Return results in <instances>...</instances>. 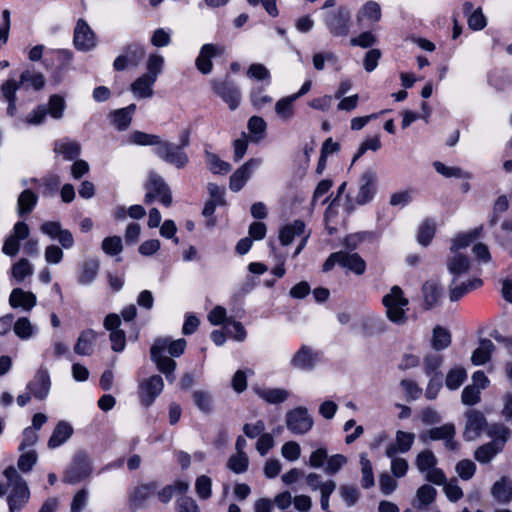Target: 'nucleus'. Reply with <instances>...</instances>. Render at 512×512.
Instances as JSON below:
<instances>
[{
  "instance_id": "f257e3e1",
  "label": "nucleus",
  "mask_w": 512,
  "mask_h": 512,
  "mask_svg": "<svg viewBox=\"0 0 512 512\" xmlns=\"http://www.w3.org/2000/svg\"><path fill=\"white\" fill-rule=\"evenodd\" d=\"M386 318L395 325L403 326L408 322L409 300L398 285L390 288L382 298Z\"/></svg>"
},
{
  "instance_id": "f03ea898",
  "label": "nucleus",
  "mask_w": 512,
  "mask_h": 512,
  "mask_svg": "<svg viewBox=\"0 0 512 512\" xmlns=\"http://www.w3.org/2000/svg\"><path fill=\"white\" fill-rule=\"evenodd\" d=\"M10 493L7 497L10 512H19L30 498L27 482L22 478L15 467L9 466L3 471Z\"/></svg>"
},
{
  "instance_id": "7ed1b4c3",
  "label": "nucleus",
  "mask_w": 512,
  "mask_h": 512,
  "mask_svg": "<svg viewBox=\"0 0 512 512\" xmlns=\"http://www.w3.org/2000/svg\"><path fill=\"white\" fill-rule=\"evenodd\" d=\"M286 428L294 435H305L314 426L313 416L304 406L295 407L285 415Z\"/></svg>"
},
{
  "instance_id": "20e7f679",
  "label": "nucleus",
  "mask_w": 512,
  "mask_h": 512,
  "mask_svg": "<svg viewBox=\"0 0 512 512\" xmlns=\"http://www.w3.org/2000/svg\"><path fill=\"white\" fill-rule=\"evenodd\" d=\"M350 20V10L344 6L324 16L325 24L334 36H346L349 33Z\"/></svg>"
},
{
  "instance_id": "39448f33",
  "label": "nucleus",
  "mask_w": 512,
  "mask_h": 512,
  "mask_svg": "<svg viewBox=\"0 0 512 512\" xmlns=\"http://www.w3.org/2000/svg\"><path fill=\"white\" fill-rule=\"evenodd\" d=\"M155 154L178 169L184 168L189 161L187 154L180 147L168 141H161L155 148Z\"/></svg>"
},
{
  "instance_id": "423d86ee",
  "label": "nucleus",
  "mask_w": 512,
  "mask_h": 512,
  "mask_svg": "<svg viewBox=\"0 0 512 512\" xmlns=\"http://www.w3.org/2000/svg\"><path fill=\"white\" fill-rule=\"evenodd\" d=\"M212 90L218 95L224 102H226L231 110H235L240 104V91L239 89L229 80L228 77L225 79H214L211 81Z\"/></svg>"
},
{
  "instance_id": "0eeeda50",
  "label": "nucleus",
  "mask_w": 512,
  "mask_h": 512,
  "mask_svg": "<svg viewBox=\"0 0 512 512\" xmlns=\"http://www.w3.org/2000/svg\"><path fill=\"white\" fill-rule=\"evenodd\" d=\"M164 388V381L161 376L153 375L144 379L139 384V399L142 405L149 407L161 394Z\"/></svg>"
},
{
  "instance_id": "6e6552de",
  "label": "nucleus",
  "mask_w": 512,
  "mask_h": 512,
  "mask_svg": "<svg viewBox=\"0 0 512 512\" xmlns=\"http://www.w3.org/2000/svg\"><path fill=\"white\" fill-rule=\"evenodd\" d=\"M465 419L463 437L466 441H474L486 429V418L482 412L471 409L465 413Z\"/></svg>"
},
{
  "instance_id": "1a4fd4ad",
  "label": "nucleus",
  "mask_w": 512,
  "mask_h": 512,
  "mask_svg": "<svg viewBox=\"0 0 512 512\" xmlns=\"http://www.w3.org/2000/svg\"><path fill=\"white\" fill-rule=\"evenodd\" d=\"M29 234L30 228L25 222H16L11 234L4 241L2 252L10 257L16 256L20 250V241L27 239Z\"/></svg>"
},
{
  "instance_id": "9d476101",
  "label": "nucleus",
  "mask_w": 512,
  "mask_h": 512,
  "mask_svg": "<svg viewBox=\"0 0 512 512\" xmlns=\"http://www.w3.org/2000/svg\"><path fill=\"white\" fill-rule=\"evenodd\" d=\"M74 45L80 51H90L96 47V36L83 19H79L74 29Z\"/></svg>"
},
{
  "instance_id": "9b49d317",
  "label": "nucleus",
  "mask_w": 512,
  "mask_h": 512,
  "mask_svg": "<svg viewBox=\"0 0 512 512\" xmlns=\"http://www.w3.org/2000/svg\"><path fill=\"white\" fill-rule=\"evenodd\" d=\"M262 161L260 158H251L240 166L231 176L229 187L232 191L238 192L250 179L254 170L260 167Z\"/></svg>"
},
{
  "instance_id": "f8f14e48",
  "label": "nucleus",
  "mask_w": 512,
  "mask_h": 512,
  "mask_svg": "<svg viewBox=\"0 0 512 512\" xmlns=\"http://www.w3.org/2000/svg\"><path fill=\"white\" fill-rule=\"evenodd\" d=\"M121 320L117 314L110 313L104 319V327L110 331V341L112 350L115 352H121L126 346L125 332L119 329Z\"/></svg>"
},
{
  "instance_id": "ddd939ff",
  "label": "nucleus",
  "mask_w": 512,
  "mask_h": 512,
  "mask_svg": "<svg viewBox=\"0 0 512 512\" xmlns=\"http://www.w3.org/2000/svg\"><path fill=\"white\" fill-rule=\"evenodd\" d=\"M225 48L215 44H204L195 60L197 69L202 74H209L213 69L212 58L224 54Z\"/></svg>"
},
{
  "instance_id": "4468645a",
  "label": "nucleus",
  "mask_w": 512,
  "mask_h": 512,
  "mask_svg": "<svg viewBox=\"0 0 512 512\" xmlns=\"http://www.w3.org/2000/svg\"><path fill=\"white\" fill-rule=\"evenodd\" d=\"M376 172L373 169L365 170L360 176L359 191L356 202L360 205L370 202L375 194Z\"/></svg>"
},
{
  "instance_id": "2eb2a0df",
  "label": "nucleus",
  "mask_w": 512,
  "mask_h": 512,
  "mask_svg": "<svg viewBox=\"0 0 512 512\" xmlns=\"http://www.w3.org/2000/svg\"><path fill=\"white\" fill-rule=\"evenodd\" d=\"M151 359L156 364L159 372L165 375L168 382L173 383L175 381V370L177 363L170 357H167L164 352L155 350L151 347L150 349Z\"/></svg>"
},
{
  "instance_id": "dca6fc26",
  "label": "nucleus",
  "mask_w": 512,
  "mask_h": 512,
  "mask_svg": "<svg viewBox=\"0 0 512 512\" xmlns=\"http://www.w3.org/2000/svg\"><path fill=\"white\" fill-rule=\"evenodd\" d=\"M437 490L429 485L423 484L417 488L411 505L415 510L424 511L436 500Z\"/></svg>"
},
{
  "instance_id": "f3484780",
  "label": "nucleus",
  "mask_w": 512,
  "mask_h": 512,
  "mask_svg": "<svg viewBox=\"0 0 512 512\" xmlns=\"http://www.w3.org/2000/svg\"><path fill=\"white\" fill-rule=\"evenodd\" d=\"M50 377L47 371L39 370L28 383L27 389L39 400L45 399L50 391Z\"/></svg>"
},
{
  "instance_id": "a211bd4d",
  "label": "nucleus",
  "mask_w": 512,
  "mask_h": 512,
  "mask_svg": "<svg viewBox=\"0 0 512 512\" xmlns=\"http://www.w3.org/2000/svg\"><path fill=\"white\" fill-rule=\"evenodd\" d=\"M37 303L36 295L21 288H15L9 296V304L12 308H22L30 311Z\"/></svg>"
},
{
  "instance_id": "6ab92c4d",
  "label": "nucleus",
  "mask_w": 512,
  "mask_h": 512,
  "mask_svg": "<svg viewBox=\"0 0 512 512\" xmlns=\"http://www.w3.org/2000/svg\"><path fill=\"white\" fill-rule=\"evenodd\" d=\"M186 344V340L183 338L172 340L168 337H163L157 338L152 347L164 353L168 352L171 357H179L184 353Z\"/></svg>"
},
{
  "instance_id": "aec40b11",
  "label": "nucleus",
  "mask_w": 512,
  "mask_h": 512,
  "mask_svg": "<svg viewBox=\"0 0 512 512\" xmlns=\"http://www.w3.org/2000/svg\"><path fill=\"white\" fill-rule=\"evenodd\" d=\"M454 436L455 426L451 423L429 430V437L432 440H443L445 447L452 451L457 449V442L454 440Z\"/></svg>"
},
{
  "instance_id": "412c9836",
  "label": "nucleus",
  "mask_w": 512,
  "mask_h": 512,
  "mask_svg": "<svg viewBox=\"0 0 512 512\" xmlns=\"http://www.w3.org/2000/svg\"><path fill=\"white\" fill-rule=\"evenodd\" d=\"M381 7L375 1L366 2L357 12V22L359 25H369L380 21Z\"/></svg>"
},
{
  "instance_id": "4be33fe9",
  "label": "nucleus",
  "mask_w": 512,
  "mask_h": 512,
  "mask_svg": "<svg viewBox=\"0 0 512 512\" xmlns=\"http://www.w3.org/2000/svg\"><path fill=\"white\" fill-rule=\"evenodd\" d=\"M155 82L156 79L144 73L135 79L130 86V90L136 98H151L154 95L153 85Z\"/></svg>"
},
{
  "instance_id": "5701e85b",
  "label": "nucleus",
  "mask_w": 512,
  "mask_h": 512,
  "mask_svg": "<svg viewBox=\"0 0 512 512\" xmlns=\"http://www.w3.org/2000/svg\"><path fill=\"white\" fill-rule=\"evenodd\" d=\"M147 189H152L156 198L165 205L170 206L172 203L171 191L165 181L158 175L152 174L146 186Z\"/></svg>"
},
{
  "instance_id": "b1692460",
  "label": "nucleus",
  "mask_w": 512,
  "mask_h": 512,
  "mask_svg": "<svg viewBox=\"0 0 512 512\" xmlns=\"http://www.w3.org/2000/svg\"><path fill=\"white\" fill-rule=\"evenodd\" d=\"M136 110L135 104L112 111L109 114L112 125L119 131H125L131 124L132 114Z\"/></svg>"
},
{
  "instance_id": "393cba45",
  "label": "nucleus",
  "mask_w": 512,
  "mask_h": 512,
  "mask_svg": "<svg viewBox=\"0 0 512 512\" xmlns=\"http://www.w3.org/2000/svg\"><path fill=\"white\" fill-rule=\"evenodd\" d=\"M305 223L301 220H295L293 223L287 224L280 229L279 240L284 246L290 245L296 236H304Z\"/></svg>"
},
{
  "instance_id": "a878e982",
  "label": "nucleus",
  "mask_w": 512,
  "mask_h": 512,
  "mask_svg": "<svg viewBox=\"0 0 512 512\" xmlns=\"http://www.w3.org/2000/svg\"><path fill=\"white\" fill-rule=\"evenodd\" d=\"M297 99L291 94L280 98L275 103V113L279 120L282 122H289L295 116L294 102Z\"/></svg>"
},
{
  "instance_id": "bb28decb",
  "label": "nucleus",
  "mask_w": 512,
  "mask_h": 512,
  "mask_svg": "<svg viewBox=\"0 0 512 512\" xmlns=\"http://www.w3.org/2000/svg\"><path fill=\"white\" fill-rule=\"evenodd\" d=\"M451 256L447 260V268L454 281L461 275L465 274L470 267L469 259L460 252H451Z\"/></svg>"
},
{
  "instance_id": "cd10ccee",
  "label": "nucleus",
  "mask_w": 512,
  "mask_h": 512,
  "mask_svg": "<svg viewBox=\"0 0 512 512\" xmlns=\"http://www.w3.org/2000/svg\"><path fill=\"white\" fill-rule=\"evenodd\" d=\"M317 361V354L306 346H303L293 356L291 364L294 368L310 370Z\"/></svg>"
},
{
  "instance_id": "c85d7f7f",
  "label": "nucleus",
  "mask_w": 512,
  "mask_h": 512,
  "mask_svg": "<svg viewBox=\"0 0 512 512\" xmlns=\"http://www.w3.org/2000/svg\"><path fill=\"white\" fill-rule=\"evenodd\" d=\"M96 341V332L87 329L80 333L77 342L74 346V352L78 355L88 356L91 355L94 350V344Z\"/></svg>"
},
{
  "instance_id": "c756f323",
  "label": "nucleus",
  "mask_w": 512,
  "mask_h": 512,
  "mask_svg": "<svg viewBox=\"0 0 512 512\" xmlns=\"http://www.w3.org/2000/svg\"><path fill=\"white\" fill-rule=\"evenodd\" d=\"M361 329L364 335L372 336L385 332L386 325L383 318L378 314H367L361 322Z\"/></svg>"
},
{
  "instance_id": "7c9ffc66",
  "label": "nucleus",
  "mask_w": 512,
  "mask_h": 512,
  "mask_svg": "<svg viewBox=\"0 0 512 512\" xmlns=\"http://www.w3.org/2000/svg\"><path fill=\"white\" fill-rule=\"evenodd\" d=\"M73 434V428L70 424L60 421L54 428L52 435L48 441V447L55 449L64 444Z\"/></svg>"
},
{
  "instance_id": "2f4dec72",
  "label": "nucleus",
  "mask_w": 512,
  "mask_h": 512,
  "mask_svg": "<svg viewBox=\"0 0 512 512\" xmlns=\"http://www.w3.org/2000/svg\"><path fill=\"white\" fill-rule=\"evenodd\" d=\"M491 494L498 502H510L512 500V480L507 477H501L493 484Z\"/></svg>"
},
{
  "instance_id": "473e14b6",
  "label": "nucleus",
  "mask_w": 512,
  "mask_h": 512,
  "mask_svg": "<svg viewBox=\"0 0 512 512\" xmlns=\"http://www.w3.org/2000/svg\"><path fill=\"white\" fill-rule=\"evenodd\" d=\"M424 306L426 309H432L440 303L442 297L441 287L432 281H427L422 287Z\"/></svg>"
},
{
  "instance_id": "72a5a7b5",
  "label": "nucleus",
  "mask_w": 512,
  "mask_h": 512,
  "mask_svg": "<svg viewBox=\"0 0 512 512\" xmlns=\"http://www.w3.org/2000/svg\"><path fill=\"white\" fill-rule=\"evenodd\" d=\"M256 394L268 404H280L290 397V392L283 388H258Z\"/></svg>"
},
{
  "instance_id": "f704fd0d",
  "label": "nucleus",
  "mask_w": 512,
  "mask_h": 512,
  "mask_svg": "<svg viewBox=\"0 0 512 512\" xmlns=\"http://www.w3.org/2000/svg\"><path fill=\"white\" fill-rule=\"evenodd\" d=\"M54 152L62 155L65 160H73L79 156L81 145L77 141L61 139L55 142Z\"/></svg>"
},
{
  "instance_id": "c9c22d12",
  "label": "nucleus",
  "mask_w": 512,
  "mask_h": 512,
  "mask_svg": "<svg viewBox=\"0 0 512 512\" xmlns=\"http://www.w3.org/2000/svg\"><path fill=\"white\" fill-rule=\"evenodd\" d=\"M463 10L468 16L467 23L470 29L478 31L486 27L487 21L481 8L473 10V4L471 2H465Z\"/></svg>"
},
{
  "instance_id": "e433bc0d",
  "label": "nucleus",
  "mask_w": 512,
  "mask_h": 512,
  "mask_svg": "<svg viewBox=\"0 0 512 512\" xmlns=\"http://www.w3.org/2000/svg\"><path fill=\"white\" fill-rule=\"evenodd\" d=\"M495 349V345L489 339L480 341L478 348L474 350L471 356V362L475 366H480L487 363Z\"/></svg>"
},
{
  "instance_id": "4c0bfd02",
  "label": "nucleus",
  "mask_w": 512,
  "mask_h": 512,
  "mask_svg": "<svg viewBox=\"0 0 512 512\" xmlns=\"http://www.w3.org/2000/svg\"><path fill=\"white\" fill-rule=\"evenodd\" d=\"M503 449L501 448V442L494 443L492 441L479 446L474 452V458L481 464L490 463L493 458L499 454Z\"/></svg>"
},
{
  "instance_id": "58836bf2",
  "label": "nucleus",
  "mask_w": 512,
  "mask_h": 512,
  "mask_svg": "<svg viewBox=\"0 0 512 512\" xmlns=\"http://www.w3.org/2000/svg\"><path fill=\"white\" fill-rule=\"evenodd\" d=\"M395 448L386 447L385 455L391 459V473L396 478H402L406 475L409 464L406 459L397 456Z\"/></svg>"
},
{
  "instance_id": "ea45409f",
  "label": "nucleus",
  "mask_w": 512,
  "mask_h": 512,
  "mask_svg": "<svg viewBox=\"0 0 512 512\" xmlns=\"http://www.w3.org/2000/svg\"><path fill=\"white\" fill-rule=\"evenodd\" d=\"M19 80L22 86L32 87L34 90H41L45 86V77L41 72L25 69L20 74Z\"/></svg>"
},
{
  "instance_id": "a19ab883",
  "label": "nucleus",
  "mask_w": 512,
  "mask_h": 512,
  "mask_svg": "<svg viewBox=\"0 0 512 512\" xmlns=\"http://www.w3.org/2000/svg\"><path fill=\"white\" fill-rule=\"evenodd\" d=\"M38 201V196L30 189L23 190L17 199V212L20 216L32 212Z\"/></svg>"
},
{
  "instance_id": "79ce46f5",
  "label": "nucleus",
  "mask_w": 512,
  "mask_h": 512,
  "mask_svg": "<svg viewBox=\"0 0 512 512\" xmlns=\"http://www.w3.org/2000/svg\"><path fill=\"white\" fill-rule=\"evenodd\" d=\"M340 265L349 268L357 275H362L365 272L366 264L365 261L358 254H348L340 251Z\"/></svg>"
},
{
  "instance_id": "37998d69",
  "label": "nucleus",
  "mask_w": 512,
  "mask_h": 512,
  "mask_svg": "<svg viewBox=\"0 0 512 512\" xmlns=\"http://www.w3.org/2000/svg\"><path fill=\"white\" fill-rule=\"evenodd\" d=\"M155 489L156 485L154 483L138 486L130 496L132 504L135 507L143 506L144 503L154 495Z\"/></svg>"
},
{
  "instance_id": "c03bdc74",
  "label": "nucleus",
  "mask_w": 512,
  "mask_h": 512,
  "mask_svg": "<svg viewBox=\"0 0 512 512\" xmlns=\"http://www.w3.org/2000/svg\"><path fill=\"white\" fill-rule=\"evenodd\" d=\"M99 272V262L89 260L83 263L78 276V282L82 285L91 284L97 277Z\"/></svg>"
},
{
  "instance_id": "a18cd8bd",
  "label": "nucleus",
  "mask_w": 512,
  "mask_h": 512,
  "mask_svg": "<svg viewBox=\"0 0 512 512\" xmlns=\"http://www.w3.org/2000/svg\"><path fill=\"white\" fill-rule=\"evenodd\" d=\"M414 441V433L398 430L396 432L395 443H392L387 447L395 448L396 453H406L412 448Z\"/></svg>"
},
{
  "instance_id": "49530a36",
  "label": "nucleus",
  "mask_w": 512,
  "mask_h": 512,
  "mask_svg": "<svg viewBox=\"0 0 512 512\" xmlns=\"http://www.w3.org/2000/svg\"><path fill=\"white\" fill-rule=\"evenodd\" d=\"M482 232V227L475 228L474 230L457 235L453 240L450 247L451 252H460V249L468 247L473 240L478 238Z\"/></svg>"
},
{
  "instance_id": "de8ad7c7",
  "label": "nucleus",
  "mask_w": 512,
  "mask_h": 512,
  "mask_svg": "<svg viewBox=\"0 0 512 512\" xmlns=\"http://www.w3.org/2000/svg\"><path fill=\"white\" fill-rule=\"evenodd\" d=\"M482 286V280L479 278H474L472 280H468L467 282H463L460 285L450 287L449 297L451 301L459 300L464 294L477 289Z\"/></svg>"
},
{
  "instance_id": "09e8293b",
  "label": "nucleus",
  "mask_w": 512,
  "mask_h": 512,
  "mask_svg": "<svg viewBox=\"0 0 512 512\" xmlns=\"http://www.w3.org/2000/svg\"><path fill=\"white\" fill-rule=\"evenodd\" d=\"M360 466H361V485L365 489H369L374 486V473L371 461L367 458L366 453L360 454Z\"/></svg>"
},
{
  "instance_id": "8fccbe9b",
  "label": "nucleus",
  "mask_w": 512,
  "mask_h": 512,
  "mask_svg": "<svg viewBox=\"0 0 512 512\" xmlns=\"http://www.w3.org/2000/svg\"><path fill=\"white\" fill-rule=\"evenodd\" d=\"M431 344L435 350L440 351L446 349L451 344L450 332L442 326H436L433 329Z\"/></svg>"
},
{
  "instance_id": "3c124183",
  "label": "nucleus",
  "mask_w": 512,
  "mask_h": 512,
  "mask_svg": "<svg viewBox=\"0 0 512 512\" xmlns=\"http://www.w3.org/2000/svg\"><path fill=\"white\" fill-rule=\"evenodd\" d=\"M438 460L434 453L430 450H424L420 452L415 460V465L420 473L425 474L437 466Z\"/></svg>"
},
{
  "instance_id": "603ef678",
  "label": "nucleus",
  "mask_w": 512,
  "mask_h": 512,
  "mask_svg": "<svg viewBox=\"0 0 512 512\" xmlns=\"http://www.w3.org/2000/svg\"><path fill=\"white\" fill-rule=\"evenodd\" d=\"M21 454L17 461L18 469L23 473L30 472L38 461V454L35 449L20 451Z\"/></svg>"
},
{
  "instance_id": "864d4df0",
  "label": "nucleus",
  "mask_w": 512,
  "mask_h": 512,
  "mask_svg": "<svg viewBox=\"0 0 512 512\" xmlns=\"http://www.w3.org/2000/svg\"><path fill=\"white\" fill-rule=\"evenodd\" d=\"M163 67L164 57L158 52H153L147 58L145 74L157 80L158 76L162 73Z\"/></svg>"
},
{
  "instance_id": "5fc2aeb1",
  "label": "nucleus",
  "mask_w": 512,
  "mask_h": 512,
  "mask_svg": "<svg viewBox=\"0 0 512 512\" xmlns=\"http://www.w3.org/2000/svg\"><path fill=\"white\" fill-rule=\"evenodd\" d=\"M466 377L467 372L465 368L456 366L447 373L445 380L446 387L450 390H456L463 384Z\"/></svg>"
},
{
  "instance_id": "6e6d98bb",
  "label": "nucleus",
  "mask_w": 512,
  "mask_h": 512,
  "mask_svg": "<svg viewBox=\"0 0 512 512\" xmlns=\"http://www.w3.org/2000/svg\"><path fill=\"white\" fill-rule=\"evenodd\" d=\"M33 265L26 258L19 259L11 267L12 277L17 281H23L27 276L32 275Z\"/></svg>"
},
{
  "instance_id": "4d7b16f0",
  "label": "nucleus",
  "mask_w": 512,
  "mask_h": 512,
  "mask_svg": "<svg viewBox=\"0 0 512 512\" xmlns=\"http://www.w3.org/2000/svg\"><path fill=\"white\" fill-rule=\"evenodd\" d=\"M14 333L22 340L31 338L35 332V327L27 317H20L13 326Z\"/></svg>"
},
{
  "instance_id": "13d9d810",
  "label": "nucleus",
  "mask_w": 512,
  "mask_h": 512,
  "mask_svg": "<svg viewBox=\"0 0 512 512\" xmlns=\"http://www.w3.org/2000/svg\"><path fill=\"white\" fill-rule=\"evenodd\" d=\"M65 107L64 98L60 95L54 94L49 98L46 111L53 119L59 120L64 115Z\"/></svg>"
},
{
  "instance_id": "bf43d9fd",
  "label": "nucleus",
  "mask_w": 512,
  "mask_h": 512,
  "mask_svg": "<svg viewBox=\"0 0 512 512\" xmlns=\"http://www.w3.org/2000/svg\"><path fill=\"white\" fill-rule=\"evenodd\" d=\"M206 162L208 168L214 174H226L231 170V165L228 162L221 160L216 154L206 152Z\"/></svg>"
},
{
  "instance_id": "052dcab7",
  "label": "nucleus",
  "mask_w": 512,
  "mask_h": 512,
  "mask_svg": "<svg viewBox=\"0 0 512 512\" xmlns=\"http://www.w3.org/2000/svg\"><path fill=\"white\" fill-rule=\"evenodd\" d=\"M195 492L201 500H208L212 495V479L206 475H200L195 481Z\"/></svg>"
},
{
  "instance_id": "680f3d73",
  "label": "nucleus",
  "mask_w": 512,
  "mask_h": 512,
  "mask_svg": "<svg viewBox=\"0 0 512 512\" xmlns=\"http://www.w3.org/2000/svg\"><path fill=\"white\" fill-rule=\"evenodd\" d=\"M101 248L109 256L119 255L123 251L122 239L119 236H108L102 240Z\"/></svg>"
},
{
  "instance_id": "e2e57ef3",
  "label": "nucleus",
  "mask_w": 512,
  "mask_h": 512,
  "mask_svg": "<svg viewBox=\"0 0 512 512\" xmlns=\"http://www.w3.org/2000/svg\"><path fill=\"white\" fill-rule=\"evenodd\" d=\"M131 142L137 145L148 146L154 145L158 147L161 143V138L158 135L147 134L141 131H135L131 135Z\"/></svg>"
},
{
  "instance_id": "0e129e2a",
  "label": "nucleus",
  "mask_w": 512,
  "mask_h": 512,
  "mask_svg": "<svg viewBox=\"0 0 512 512\" xmlns=\"http://www.w3.org/2000/svg\"><path fill=\"white\" fill-rule=\"evenodd\" d=\"M455 471L462 480L468 481L473 478L476 465L472 460L463 459L456 464Z\"/></svg>"
},
{
  "instance_id": "69168bd1",
  "label": "nucleus",
  "mask_w": 512,
  "mask_h": 512,
  "mask_svg": "<svg viewBox=\"0 0 512 512\" xmlns=\"http://www.w3.org/2000/svg\"><path fill=\"white\" fill-rule=\"evenodd\" d=\"M443 492L450 502H457L464 495L462 488L459 486L455 478L451 479L449 482H445L443 485Z\"/></svg>"
},
{
  "instance_id": "338daca9",
  "label": "nucleus",
  "mask_w": 512,
  "mask_h": 512,
  "mask_svg": "<svg viewBox=\"0 0 512 512\" xmlns=\"http://www.w3.org/2000/svg\"><path fill=\"white\" fill-rule=\"evenodd\" d=\"M22 87V84L14 78L5 80L1 87V94L5 100L17 99V91Z\"/></svg>"
},
{
  "instance_id": "774afa93",
  "label": "nucleus",
  "mask_w": 512,
  "mask_h": 512,
  "mask_svg": "<svg viewBox=\"0 0 512 512\" xmlns=\"http://www.w3.org/2000/svg\"><path fill=\"white\" fill-rule=\"evenodd\" d=\"M339 493L343 501L349 507L355 505L360 497L359 489L353 485H341Z\"/></svg>"
}]
</instances>
